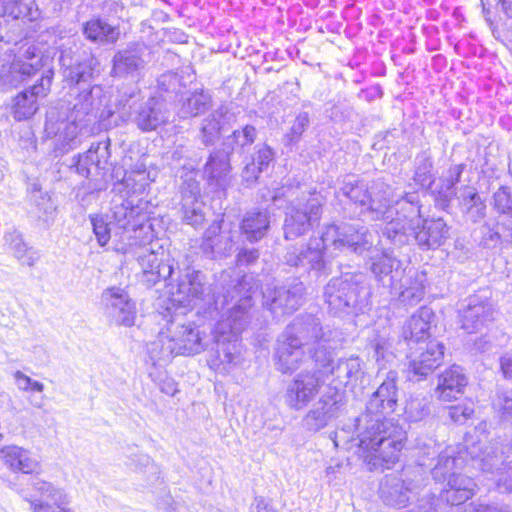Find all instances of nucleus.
I'll return each mask as SVG.
<instances>
[{"label": "nucleus", "instance_id": "nucleus-6", "mask_svg": "<svg viewBox=\"0 0 512 512\" xmlns=\"http://www.w3.org/2000/svg\"><path fill=\"white\" fill-rule=\"evenodd\" d=\"M362 278L361 275L346 273L330 279L323 290L324 303L330 314L345 317L364 311L369 291Z\"/></svg>", "mask_w": 512, "mask_h": 512}, {"label": "nucleus", "instance_id": "nucleus-27", "mask_svg": "<svg viewBox=\"0 0 512 512\" xmlns=\"http://www.w3.org/2000/svg\"><path fill=\"white\" fill-rule=\"evenodd\" d=\"M234 246L233 236L229 231H221L219 222H213L205 231L200 245L203 254L211 259L227 257Z\"/></svg>", "mask_w": 512, "mask_h": 512}, {"label": "nucleus", "instance_id": "nucleus-56", "mask_svg": "<svg viewBox=\"0 0 512 512\" xmlns=\"http://www.w3.org/2000/svg\"><path fill=\"white\" fill-rule=\"evenodd\" d=\"M474 413V403L466 401L457 405L450 406L448 415L450 419L458 424L465 423Z\"/></svg>", "mask_w": 512, "mask_h": 512}, {"label": "nucleus", "instance_id": "nucleus-29", "mask_svg": "<svg viewBox=\"0 0 512 512\" xmlns=\"http://www.w3.org/2000/svg\"><path fill=\"white\" fill-rule=\"evenodd\" d=\"M4 465L12 472L32 474L37 472L41 463L28 449L17 445L5 446L0 450Z\"/></svg>", "mask_w": 512, "mask_h": 512}, {"label": "nucleus", "instance_id": "nucleus-2", "mask_svg": "<svg viewBox=\"0 0 512 512\" xmlns=\"http://www.w3.org/2000/svg\"><path fill=\"white\" fill-rule=\"evenodd\" d=\"M397 372L389 371L385 380L371 395L365 412L357 418L359 446L374 469H389L398 461L405 432L389 419L397 406Z\"/></svg>", "mask_w": 512, "mask_h": 512}, {"label": "nucleus", "instance_id": "nucleus-48", "mask_svg": "<svg viewBox=\"0 0 512 512\" xmlns=\"http://www.w3.org/2000/svg\"><path fill=\"white\" fill-rule=\"evenodd\" d=\"M462 205L473 222L484 218L486 205L473 187H465L462 194Z\"/></svg>", "mask_w": 512, "mask_h": 512}, {"label": "nucleus", "instance_id": "nucleus-47", "mask_svg": "<svg viewBox=\"0 0 512 512\" xmlns=\"http://www.w3.org/2000/svg\"><path fill=\"white\" fill-rule=\"evenodd\" d=\"M181 205L182 220L184 223L194 228L203 225L206 214L204 212V202L201 199H192L189 196L185 198V200H181Z\"/></svg>", "mask_w": 512, "mask_h": 512}, {"label": "nucleus", "instance_id": "nucleus-12", "mask_svg": "<svg viewBox=\"0 0 512 512\" xmlns=\"http://www.w3.org/2000/svg\"><path fill=\"white\" fill-rule=\"evenodd\" d=\"M150 61V52L144 43H129L112 58L111 75L118 78H139Z\"/></svg>", "mask_w": 512, "mask_h": 512}, {"label": "nucleus", "instance_id": "nucleus-50", "mask_svg": "<svg viewBox=\"0 0 512 512\" xmlns=\"http://www.w3.org/2000/svg\"><path fill=\"white\" fill-rule=\"evenodd\" d=\"M148 180L149 175L141 174L140 177H136L133 173H125L124 178L114 185L113 190L119 193L126 191V195H140L148 186Z\"/></svg>", "mask_w": 512, "mask_h": 512}, {"label": "nucleus", "instance_id": "nucleus-61", "mask_svg": "<svg viewBox=\"0 0 512 512\" xmlns=\"http://www.w3.org/2000/svg\"><path fill=\"white\" fill-rule=\"evenodd\" d=\"M309 124V115L307 112H301L296 116V119L291 126L289 138L290 141L295 142L297 141L302 133L305 131L306 127Z\"/></svg>", "mask_w": 512, "mask_h": 512}, {"label": "nucleus", "instance_id": "nucleus-33", "mask_svg": "<svg viewBox=\"0 0 512 512\" xmlns=\"http://www.w3.org/2000/svg\"><path fill=\"white\" fill-rule=\"evenodd\" d=\"M397 281V288H391V292L398 294L399 300L406 305H414L420 302L425 293L423 285L424 275H419L412 268L406 271Z\"/></svg>", "mask_w": 512, "mask_h": 512}, {"label": "nucleus", "instance_id": "nucleus-42", "mask_svg": "<svg viewBox=\"0 0 512 512\" xmlns=\"http://www.w3.org/2000/svg\"><path fill=\"white\" fill-rule=\"evenodd\" d=\"M257 138V130L254 126L246 124L232 131L223 138L222 147L230 154L247 152Z\"/></svg>", "mask_w": 512, "mask_h": 512}, {"label": "nucleus", "instance_id": "nucleus-19", "mask_svg": "<svg viewBox=\"0 0 512 512\" xmlns=\"http://www.w3.org/2000/svg\"><path fill=\"white\" fill-rule=\"evenodd\" d=\"M53 72L48 70L39 82L20 92L14 99L13 116L17 121L31 118L38 110L37 99L47 96L52 84Z\"/></svg>", "mask_w": 512, "mask_h": 512}, {"label": "nucleus", "instance_id": "nucleus-15", "mask_svg": "<svg viewBox=\"0 0 512 512\" xmlns=\"http://www.w3.org/2000/svg\"><path fill=\"white\" fill-rule=\"evenodd\" d=\"M320 372H301L287 385L284 401L293 410L300 411L319 393L323 380Z\"/></svg>", "mask_w": 512, "mask_h": 512}, {"label": "nucleus", "instance_id": "nucleus-11", "mask_svg": "<svg viewBox=\"0 0 512 512\" xmlns=\"http://www.w3.org/2000/svg\"><path fill=\"white\" fill-rule=\"evenodd\" d=\"M444 357V345L436 339L424 345L409 347L407 355V377L411 381H421L438 368Z\"/></svg>", "mask_w": 512, "mask_h": 512}, {"label": "nucleus", "instance_id": "nucleus-30", "mask_svg": "<svg viewBox=\"0 0 512 512\" xmlns=\"http://www.w3.org/2000/svg\"><path fill=\"white\" fill-rule=\"evenodd\" d=\"M467 383L463 368L452 365L439 375L436 394L442 401H451L464 392Z\"/></svg>", "mask_w": 512, "mask_h": 512}, {"label": "nucleus", "instance_id": "nucleus-57", "mask_svg": "<svg viewBox=\"0 0 512 512\" xmlns=\"http://www.w3.org/2000/svg\"><path fill=\"white\" fill-rule=\"evenodd\" d=\"M274 160V152L268 145H259L257 146V149L255 153L252 155L251 160L252 162H255L258 169H261L262 171H265L268 166L272 163Z\"/></svg>", "mask_w": 512, "mask_h": 512}, {"label": "nucleus", "instance_id": "nucleus-9", "mask_svg": "<svg viewBox=\"0 0 512 512\" xmlns=\"http://www.w3.org/2000/svg\"><path fill=\"white\" fill-rule=\"evenodd\" d=\"M344 406V394L329 386L302 419L303 427L310 432H318L339 416Z\"/></svg>", "mask_w": 512, "mask_h": 512}, {"label": "nucleus", "instance_id": "nucleus-24", "mask_svg": "<svg viewBox=\"0 0 512 512\" xmlns=\"http://www.w3.org/2000/svg\"><path fill=\"white\" fill-rule=\"evenodd\" d=\"M378 282L390 288H397V281L406 273L403 263L387 252L376 251L367 263Z\"/></svg>", "mask_w": 512, "mask_h": 512}, {"label": "nucleus", "instance_id": "nucleus-39", "mask_svg": "<svg viewBox=\"0 0 512 512\" xmlns=\"http://www.w3.org/2000/svg\"><path fill=\"white\" fill-rule=\"evenodd\" d=\"M82 32L89 41L102 45L114 44L120 37L118 26H112L100 18L84 23Z\"/></svg>", "mask_w": 512, "mask_h": 512}, {"label": "nucleus", "instance_id": "nucleus-3", "mask_svg": "<svg viewBox=\"0 0 512 512\" xmlns=\"http://www.w3.org/2000/svg\"><path fill=\"white\" fill-rule=\"evenodd\" d=\"M465 455H469L471 460L477 463V466L483 471H490L500 462L497 457L495 459L487 457L477 459L478 455L474 453V450L460 451L457 456L452 450L443 451L439 454L437 463L432 469V476L436 482L446 481L447 484L438 497L432 495L428 499H424V504L429 509L424 512H439L443 502L451 506L461 505L474 495L476 488L474 480L458 473L466 463Z\"/></svg>", "mask_w": 512, "mask_h": 512}, {"label": "nucleus", "instance_id": "nucleus-34", "mask_svg": "<svg viewBox=\"0 0 512 512\" xmlns=\"http://www.w3.org/2000/svg\"><path fill=\"white\" fill-rule=\"evenodd\" d=\"M230 153L224 149L213 150L204 167V174L208 180L224 188L228 183V176L231 171Z\"/></svg>", "mask_w": 512, "mask_h": 512}, {"label": "nucleus", "instance_id": "nucleus-17", "mask_svg": "<svg viewBox=\"0 0 512 512\" xmlns=\"http://www.w3.org/2000/svg\"><path fill=\"white\" fill-rule=\"evenodd\" d=\"M101 303L110 321L126 327L134 325L136 306L124 289L119 287L105 289L101 295Z\"/></svg>", "mask_w": 512, "mask_h": 512}, {"label": "nucleus", "instance_id": "nucleus-55", "mask_svg": "<svg viewBox=\"0 0 512 512\" xmlns=\"http://www.w3.org/2000/svg\"><path fill=\"white\" fill-rule=\"evenodd\" d=\"M90 221L97 242L100 246H105L111 237L109 223L102 215H90Z\"/></svg>", "mask_w": 512, "mask_h": 512}, {"label": "nucleus", "instance_id": "nucleus-32", "mask_svg": "<svg viewBox=\"0 0 512 512\" xmlns=\"http://www.w3.org/2000/svg\"><path fill=\"white\" fill-rule=\"evenodd\" d=\"M380 495L388 505L404 507L415 496V492L411 483H406L396 476L387 475L380 484Z\"/></svg>", "mask_w": 512, "mask_h": 512}, {"label": "nucleus", "instance_id": "nucleus-1", "mask_svg": "<svg viewBox=\"0 0 512 512\" xmlns=\"http://www.w3.org/2000/svg\"><path fill=\"white\" fill-rule=\"evenodd\" d=\"M336 196L347 198L371 220L385 221L382 235L395 246L408 244L420 227L419 195L406 193L402 200L396 202L399 208L394 209L392 188L380 179L367 182L355 176H346L340 182Z\"/></svg>", "mask_w": 512, "mask_h": 512}, {"label": "nucleus", "instance_id": "nucleus-7", "mask_svg": "<svg viewBox=\"0 0 512 512\" xmlns=\"http://www.w3.org/2000/svg\"><path fill=\"white\" fill-rule=\"evenodd\" d=\"M305 290L304 284L296 280L281 286L268 283L262 288L263 306L275 318L291 314L303 304Z\"/></svg>", "mask_w": 512, "mask_h": 512}, {"label": "nucleus", "instance_id": "nucleus-64", "mask_svg": "<svg viewBox=\"0 0 512 512\" xmlns=\"http://www.w3.org/2000/svg\"><path fill=\"white\" fill-rule=\"evenodd\" d=\"M157 506L163 512H172L173 510H179L185 508L184 504L176 503L170 494L164 495L158 502Z\"/></svg>", "mask_w": 512, "mask_h": 512}, {"label": "nucleus", "instance_id": "nucleus-46", "mask_svg": "<svg viewBox=\"0 0 512 512\" xmlns=\"http://www.w3.org/2000/svg\"><path fill=\"white\" fill-rule=\"evenodd\" d=\"M464 167V164L451 166L447 177L441 181V186L437 190V200L440 201L441 205H448L456 195L455 186L461 179Z\"/></svg>", "mask_w": 512, "mask_h": 512}, {"label": "nucleus", "instance_id": "nucleus-52", "mask_svg": "<svg viewBox=\"0 0 512 512\" xmlns=\"http://www.w3.org/2000/svg\"><path fill=\"white\" fill-rule=\"evenodd\" d=\"M432 170L433 162L431 158L425 153L418 155L414 173L415 182L421 187H429L434 182Z\"/></svg>", "mask_w": 512, "mask_h": 512}, {"label": "nucleus", "instance_id": "nucleus-31", "mask_svg": "<svg viewBox=\"0 0 512 512\" xmlns=\"http://www.w3.org/2000/svg\"><path fill=\"white\" fill-rule=\"evenodd\" d=\"M449 238V227L442 218L427 219L421 229L416 230L414 239L422 249L440 247Z\"/></svg>", "mask_w": 512, "mask_h": 512}, {"label": "nucleus", "instance_id": "nucleus-5", "mask_svg": "<svg viewBox=\"0 0 512 512\" xmlns=\"http://www.w3.org/2000/svg\"><path fill=\"white\" fill-rule=\"evenodd\" d=\"M343 226L334 224L325 227L320 238H311L306 246H291L284 255L286 265L293 267L300 276L326 275L328 273V262L324 257V251L329 244L335 249L344 250Z\"/></svg>", "mask_w": 512, "mask_h": 512}, {"label": "nucleus", "instance_id": "nucleus-35", "mask_svg": "<svg viewBox=\"0 0 512 512\" xmlns=\"http://www.w3.org/2000/svg\"><path fill=\"white\" fill-rule=\"evenodd\" d=\"M167 327L161 330L156 338L147 344V353L153 365H165L179 355L181 348L173 343Z\"/></svg>", "mask_w": 512, "mask_h": 512}, {"label": "nucleus", "instance_id": "nucleus-53", "mask_svg": "<svg viewBox=\"0 0 512 512\" xmlns=\"http://www.w3.org/2000/svg\"><path fill=\"white\" fill-rule=\"evenodd\" d=\"M15 385L18 390L27 393H42L44 391V384L40 381L34 380L20 370L13 374Z\"/></svg>", "mask_w": 512, "mask_h": 512}, {"label": "nucleus", "instance_id": "nucleus-18", "mask_svg": "<svg viewBox=\"0 0 512 512\" xmlns=\"http://www.w3.org/2000/svg\"><path fill=\"white\" fill-rule=\"evenodd\" d=\"M460 310L461 327L468 333L480 331L494 320V309L486 296L472 295Z\"/></svg>", "mask_w": 512, "mask_h": 512}, {"label": "nucleus", "instance_id": "nucleus-23", "mask_svg": "<svg viewBox=\"0 0 512 512\" xmlns=\"http://www.w3.org/2000/svg\"><path fill=\"white\" fill-rule=\"evenodd\" d=\"M71 96H74L72 107L67 109L73 119H89L96 117L99 108L103 105V88L99 85L82 86L72 88Z\"/></svg>", "mask_w": 512, "mask_h": 512}, {"label": "nucleus", "instance_id": "nucleus-44", "mask_svg": "<svg viewBox=\"0 0 512 512\" xmlns=\"http://www.w3.org/2000/svg\"><path fill=\"white\" fill-rule=\"evenodd\" d=\"M5 244L13 251L14 256L23 265L33 266L38 260L37 252L32 251L24 242L22 235L17 230L7 231L4 234Z\"/></svg>", "mask_w": 512, "mask_h": 512}, {"label": "nucleus", "instance_id": "nucleus-49", "mask_svg": "<svg viewBox=\"0 0 512 512\" xmlns=\"http://www.w3.org/2000/svg\"><path fill=\"white\" fill-rule=\"evenodd\" d=\"M141 91L138 87H123L118 90L116 108L123 120L124 112H131L140 103Z\"/></svg>", "mask_w": 512, "mask_h": 512}, {"label": "nucleus", "instance_id": "nucleus-60", "mask_svg": "<svg viewBox=\"0 0 512 512\" xmlns=\"http://www.w3.org/2000/svg\"><path fill=\"white\" fill-rule=\"evenodd\" d=\"M23 498L29 502L32 512H71L69 509H66V505L57 507L53 502L50 503L46 500H33L26 496H23Z\"/></svg>", "mask_w": 512, "mask_h": 512}, {"label": "nucleus", "instance_id": "nucleus-16", "mask_svg": "<svg viewBox=\"0 0 512 512\" xmlns=\"http://www.w3.org/2000/svg\"><path fill=\"white\" fill-rule=\"evenodd\" d=\"M89 119H73L71 112L65 120L55 122L53 115L47 116L45 123L46 132L55 137V152L65 154L76 148L81 143V132L88 125Z\"/></svg>", "mask_w": 512, "mask_h": 512}, {"label": "nucleus", "instance_id": "nucleus-26", "mask_svg": "<svg viewBox=\"0 0 512 512\" xmlns=\"http://www.w3.org/2000/svg\"><path fill=\"white\" fill-rule=\"evenodd\" d=\"M168 334L173 343L181 348L179 355H195L205 349V344L200 336L199 329L193 323H180L172 320L167 326Z\"/></svg>", "mask_w": 512, "mask_h": 512}, {"label": "nucleus", "instance_id": "nucleus-59", "mask_svg": "<svg viewBox=\"0 0 512 512\" xmlns=\"http://www.w3.org/2000/svg\"><path fill=\"white\" fill-rule=\"evenodd\" d=\"M181 200H185L189 196L193 198L201 199L200 195V184L192 174L186 175L181 186Z\"/></svg>", "mask_w": 512, "mask_h": 512}, {"label": "nucleus", "instance_id": "nucleus-41", "mask_svg": "<svg viewBox=\"0 0 512 512\" xmlns=\"http://www.w3.org/2000/svg\"><path fill=\"white\" fill-rule=\"evenodd\" d=\"M109 145V139L103 142L92 143L87 152L78 155L74 164L77 173L83 177L90 175V167L83 165V161H89L95 168H102V164H105L109 158Z\"/></svg>", "mask_w": 512, "mask_h": 512}, {"label": "nucleus", "instance_id": "nucleus-36", "mask_svg": "<svg viewBox=\"0 0 512 512\" xmlns=\"http://www.w3.org/2000/svg\"><path fill=\"white\" fill-rule=\"evenodd\" d=\"M233 117L226 107H220L213 111L201 122L198 138L206 147L214 145L224 130V120L229 121Z\"/></svg>", "mask_w": 512, "mask_h": 512}, {"label": "nucleus", "instance_id": "nucleus-54", "mask_svg": "<svg viewBox=\"0 0 512 512\" xmlns=\"http://www.w3.org/2000/svg\"><path fill=\"white\" fill-rule=\"evenodd\" d=\"M430 413L428 404L425 399H411L405 407V414L408 419L413 422L421 421Z\"/></svg>", "mask_w": 512, "mask_h": 512}, {"label": "nucleus", "instance_id": "nucleus-45", "mask_svg": "<svg viewBox=\"0 0 512 512\" xmlns=\"http://www.w3.org/2000/svg\"><path fill=\"white\" fill-rule=\"evenodd\" d=\"M211 107V96L203 91L194 92L182 100L178 115L182 119L196 117Z\"/></svg>", "mask_w": 512, "mask_h": 512}, {"label": "nucleus", "instance_id": "nucleus-58", "mask_svg": "<svg viewBox=\"0 0 512 512\" xmlns=\"http://www.w3.org/2000/svg\"><path fill=\"white\" fill-rule=\"evenodd\" d=\"M37 68L32 63L24 62L20 59H15L10 66V73L19 81H24L35 74Z\"/></svg>", "mask_w": 512, "mask_h": 512}, {"label": "nucleus", "instance_id": "nucleus-51", "mask_svg": "<svg viewBox=\"0 0 512 512\" xmlns=\"http://www.w3.org/2000/svg\"><path fill=\"white\" fill-rule=\"evenodd\" d=\"M33 489L42 497L41 500L51 501L57 507L67 505V499L64 492L56 488L52 483L37 479L32 483Z\"/></svg>", "mask_w": 512, "mask_h": 512}, {"label": "nucleus", "instance_id": "nucleus-37", "mask_svg": "<svg viewBox=\"0 0 512 512\" xmlns=\"http://www.w3.org/2000/svg\"><path fill=\"white\" fill-rule=\"evenodd\" d=\"M362 361L358 356L340 358L336 364H333L327 374L332 375L333 381L338 385L346 386L356 383L363 375Z\"/></svg>", "mask_w": 512, "mask_h": 512}, {"label": "nucleus", "instance_id": "nucleus-4", "mask_svg": "<svg viewBox=\"0 0 512 512\" xmlns=\"http://www.w3.org/2000/svg\"><path fill=\"white\" fill-rule=\"evenodd\" d=\"M251 276H243L237 280L232 291L228 290L223 295L222 306L228 305L229 300L238 298L237 302L229 309L226 317H222L214 328V340L218 346V358L222 363L236 364L237 345L239 334L248 323V311L252 307V282Z\"/></svg>", "mask_w": 512, "mask_h": 512}, {"label": "nucleus", "instance_id": "nucleus-14", "mask_svg": "<svg viewBox=\"0 0 512 512\" xmlns=\"http://www.w3.org/2000/svg\"><path fill=\"white\" fill-rule=\"evenodd\" d=\"M136 259L143 270V281L152 286L160 280H168L174 271V259L162 247L141 246Z\"/></svg>", "mask_w": 512, "mask_h": 512}, {"label": "nucleus", "instance_id": "nucleus-38", "mask_svg": "<svg viewBox=\"0 0 512 512\" xmlns=\"http://www.w3.org/2000/svg\"><path fill=\"white\" fill-rule=\"evenodd\" d=\"M344 250L362 254L370 250L374 244L375 235L363 225H343Z\"/></svg>", "mask_w": 512, "mask_h": 512}, {"label": "nucleus", "instance_id": "nucleus-8", "mask_svg": "<svg viewBox=\"0 0 512 512\" xmlns=\"http://www.w3.org/2000/svg\"><path fill=\"white\" fill-rule=\"evenodd\" d=\"M322 202L319 196L310 194L304 201L298 200L287 208L284 221V235L293 240L307 233L320 219Z\"/></svg>", "mask_w": 512, "mask_h": 512}, {"label": "nucleus", "instance_id": "nucleus-63", "mask_svg": "<svg viewBox=\"0 0 512 512\" xmlns=\"http://www.w3.org/2000/svg\"><path fill=\"white\" fill-rule=\"evenodd\" d=\"M259 258V251L255 248L252 249H241L237 254V264L239 266L242 265H251Z\"/></svg>", "mask_w": 512, "mask_h": 512}, {"label": "nucleus", "instance_id": "nucleus-22", "mask_svg": "<svg viewBox=\"0 0 512 512\" xmlns=\"http://www.w3.org/2000/svg\"><path fill=\"white\" fill-rule=\"evenodd\" d=\"M168 120L162 103L151 97L145 102H140L133 111L123 113V121L134 123L142 131H153Z\"/></svg>", "mask_w": 512, "mask_h": 512}, {"label": "nucleus", "instance_id": "nucleus-43", "mask_svg": "<svg viewBox=\"0 0 512 512\" xmlns=\"http://www.w3.org/2000/svg\"><path fill=\"white\" fill-rule=\"evenodd\" d=\"M338 342L332 345L330 342L319 340L318 342L307 347L308 359L311 358L316 366L320 368L323 373L327 374V370L334 364L335 351L339 349L343 342L342 332L339 330Z\"/></svg>", "mask_w": 512, "mask_h": 512}, {"label": "nucleus", "instance_id": "nucleus-40", "mask_svg": "<svg viewBox=\"0 0 512 512\" xmlns=\"http://www.w3.org/2000/svg\"><path fill=\"white\" fill-rule=\"evenodd\" d=\"M270 226L269 214L266 210L248 211L241 222V231L250 242L261 240Z\"/></svg>", "mask_w": 512, "mask_h": 512}, {"label": "nucleus", "instance_id": "nucleus-28", "mask_svg": "<svg viewBox=\"0 0 512 512\" xmlns=\"http://www.w3.org/2000/svg\"><path fill=\"white\" fill-rule=\"evenodd\" d=\"M208 290L204 275L200 271L187 268L186 273L180 277L173 295L178 302L189 305L193 301L202 300Z\"/></svg>", "mask_w": 512, "mask_h": 512}, {"label": "nucleus", "instance_id": "nucleus-10", "mask_svg": "<svg viewBox=\"0 0 512 512\" xmlns=\"http://www.w3.org/2000/svg\"><path fill=\"white\" fill-rule=\"evenodd\" d=\"M111 214L114 224L127 234V239H139L147 234L151 226L147 223V215L138 205L124 196L112 199Z\"/></svg>", "mask_w": 512, "mask_h": 512}, {"label": "nucleus", "instance_id": "nucleus-62", "mask_svg": "<svg viewBox=\"0 0 512 512\" xmlns=\"http://www.w3.org/2000/svg\"><path fill=\"white\" fill-rule=\"evenodd\" d=\"M262 172L261 169H258L255 162L249 161L245 164L241 176L247 186H251L256 183Z\"/></svg>", "mask_w": 512, "mask_h": 512}, {"label": "nucleus", "instance_id": "nucleus-20", "mask_svg": "<svg viewBox=\"0 0 512 512\" xmlns=\"http://www.w3.org/2000/svg\"><path fill=\"white\" fill-rule=\"evenodd\" d=\"M60 62L64 67V78L73 84V88L91 85L95 74L99 73L98 59L92 54L83 53L79 55L74 62L65 54L60 57Z\"/></svg>", "mask_w": 512, "mask_h": 512}, {"label": "nucleus", "instance_id": "nucleus-13", "mask_svg": "<svg viewBox=\"0 0 512 512\" xmlns=\"http://www.w3.org/2000/svg\"><path fill=\"white\" fill-rule=\"evenodd\" d=\"M284 333L293 338H298L305 347H309L319 340L335 345L339 336L338 329L329 325L322 326L319 318L312 314L297 316Z\"/></svg>", "mask_w": 512, "mask_h": 512}, {"label": "nucleus", "instance_id": "nucleus-25", "mask_svg": "<svg viewBox=\"0 0 512 512\" xmlns=\"http://www.w3.org/2000/svg\"><path fill=\"white\" fill-rule=\"evenodd\" d=\"M433 318L432 309L423 306L404 323L400 336L408 347L424 345L431 340L430 329Z\"/></svg>", "mask_w": 512, "mask_h": 512}, {"label": "nucleus", "instance_id": "nucleus-21", "mask_svg": "<svg viewBox=\"0 0 512 512\" xmlns=\"http://www.w3.org/2000/svg\"><path fill=\"white\" fill-rule=\"evenodd\" d=\"M308 360L307 347L298 338L285 333L278 339L275 351V365L282 373L297 370Z\"/></svg>", "mask_w": 512, "mask_h": 512}]
</instances>
